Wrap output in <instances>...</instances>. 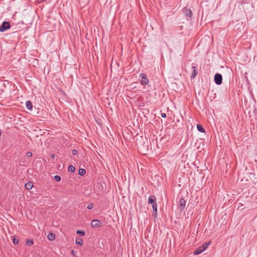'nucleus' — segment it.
I'll use <instances>...</instances> for the list:
<instances>
[{"label": "nucleus", "mask_w": 257, "mask_h": 257, "mask_svg": "<svg viewBox=\"0 0 257 257\" xmlns=\"http://www.w3.org/2000/svg\"><path fill=\"white\" fill-rule=\"evenodd\" d=\"M141 139L143 142L141 141H137L136 144L138 146V147L140 148V149L144 150L145 149H148V145L144 141V138L143 137H141Z\"/></svg>", "instance_id": "1"}, {"label": "nucleus", "mask_w": 257, "mask_h": 257, "mask_svg": "<svg viewBox=\"0 0 257 257\" xmlns=\"http://www.w3.org/2000/svg\"><path fill=\"white\" fill-rule=\"evenodd\" d=\"M140 77L141 78V83L142 85H145L149 83V81L146 74L142 73L140 74Z\"/></svg>", "instance_id": "2"}, {"label": "nucleus", "mask_w": 257, "mask_h": 257, "mask_svg": "<svg viewBox=\"0 0 257 257\" xmlns=\"http://www.w3.org/2000/svg\"><path fill=\"white\" fill-rule=\"evenodd\" d=\"M11 28L10 24L9 22L5 21L2 25L0 26V32H4L7 30Z\"/></svg>", "instance_id": "3"}, {"label": "nucleus", "mask_w": 257, "mask_h": 257, "mask_svg": "<svg viewBox=\"0 0 257 257\" xmlns=\"http://www.w3.org/2000/svg\"><path fill=\"white\" fill-rule=\"evenodd\" d=\"M214 82L217 85H220L222 83V76L220 74H215Z\"/></svg>", "instance_id": "4"}, {"label": "nucleus", "mask_w": 257, "mask_h": 257, "mask_svg": "<svg viewBox=\"0 0 257 257\" xmlns=\"http://www.w3.org/2000/svg\"><path fill=\"white\" fill-rule=\"evenodd\" d=\"M183 12L184 15L188 18H191L192 16V13L191 10L187 7H185L183 9Z\"/></svg>", "instance_id": "5"}, {"label": "nucleus", "mask_w": 257, "mask_h": 257, "mask_svg": "<svg viewBox=\"0 0 257 257\" xmlns=\"http://www.w3.org/2000/svg\"><path fill=\"white\" fill-rule=\"evenodd\" d=\"M101 225V222L97 219L93 220L91 222V226L93 228H98L100 227Z\"/></svg>", "instance_id": "6"}, {"label": "nucleus", "mask_w": 257, "mask_h": 257, "mask_svg": "<svg viewBox=\"0 0 257 257\" xmlns=\"http://www.w3.org/2000/svg\"><path fill=\"white\" fill-rule=\"evenodd\" d=\"M148 203L152 205L157 204L156 198L155 196L152 195L148 199Z\"/></svg>", "instance_id": "7"}, {"label": "nucleus", "mask_w": 257, "mask_h": 257, "mask_svg": "<svg viewBox=\"0 0 257 257\" xmlns=\"http://www.w3.org/2000/svg\"><path fill=\"white\" fill-rule=\"evenodd\" d=\"M186 205V201L184 198L180 199L179 201V207L180 210H182L184 209Z\"/></svg>", "instance_id": "8"}, {"label": "nucleus", "mask_w": 257, "mask_h": 257, "mask_svg": "<svg viewBox=\"0 0 257 257\" xmlns=\"http://www.w3.org/2000/svg\"><path fill=\"white\" fill-rule=\"evenodd\" d=\"M192 69H193V72L192 73V74H191L190 77L191 79H194L197 75L198 72H197V68H196V66H192Z\"/></svg>", "instance_id": "9"}, {"label": "nucleus", "mask_w": 257, "mask_h": 257, "mask_svg": "<svg viewBox=\"0 0 257 257\" xmlns=\"http://www.w3.org/2000/svg\"><path fill=\"white\" fill-rule=\"evenodd\" d=\"M204 251V247L201 246L198 247L194 252V255H198Z\"/></svg>", "instance_id": "10"}, {"label": "nucleus", "mask_w": 257, "mask_h": 257, "mask_svg": "<svg viewBox=\"0 0 257 257\" xmlns=\"http://www.w3.org/2000/svg\"><path fill=\"white\" fill-rule=\"evenodd\" d=\"M153 216L154 217H157V204L152 205Z\"/></svg>", "instance_id": "11"}, {"label": "nucleus", "mask_w": 257, "mask_h": 257, "mask_svg": "<svg viewBox=\"0 0 257 257\" xmlns=\"http://www.w3.org/2000/svg\"><path fill=\"white\" fill-rule=\"evenodd\" d=\"M26 107L28 109L31 110L33 108V104L31 101H27L26 103Z\"/></svg>", "instance_id": "12"}, {"label": "nucleus", "mask_w": 257, "mask_h": 257, "mask_svg": "<svg viewBox=\"0 0 257 257\" xmlns=\"http://www.w3.org/2000/svg\"><path fill=\"white\" fill-rule=\"evenodd\" d=\"M48 238L49 239V240H50L51 241L54 240L55 238V234L51 233V232L49 233L48 234Z\"/></svg>", "instance_id": "13"}, {"label": "nucleus", "mask_w": 257, "mask_h": 257, "mask_svg": "<svg viewBox=\"0 0 257 257\" xmlns=\"http://www.w3.org/2000/svg\"><path fill=\"white\" fill-rule=\"evenodd\" d=\"M75 243L78 245H81L83 244V240L79 237H77L75 239Z\"/></svg>", "instance_id": "14"}, {"label": "nucleus", "mask_w": 257, "mask_h": 257, "mask_svg": "<svg viewBox=\"0 0 257 257\" xmlns=\"http://www.w3.org/2000/svg\"><path fill=\"white\" fill-rule=\"evenodd\" d=\"M197 128L199 132L201 133H204L205 132V129L202 127V125L200 123L197 124Z\"/></svg>", "instance_id": "15"}, {"label": "nucleus", "mask_w": 257, "mask_h": 257, "mask_svg": "<svg viewBox=\"0 0 257 257\" xmlns=\"http://www.w3.org/2000/svg\"><path fill=\"white\" fill-rule=\"evenodd\" d=\"M32 187L33 184H32L31 182H27V183L25 184V188L27 190H30L32 189Z\"/></svg>", "instance_id": "16"}, {"label": "nucleus", "mask_w": 257, "mask_h": 257, "mask_svg": "<svg viewBox=\"0 0 257 257\" xmlns=\"http://www.w3.org/2000/svg\"><path fill=\"white\" fill-rule=\"evenodd\" d=\"M86 173V171L83 168H80L78 170V174L80 176H83Z\"/></svg>", "instance_id": "17"}, {"label": "nucleus", "mask_w": 257, "mask_h": 257, "mask_svg": "<svg viewBox=\"0 0 257 257\" xmlns=\"http://www.w3.org/2000/svg\"><path fill=\"white\" fill-rule=\"evenodd\" d=\"M13 242L14 244H18L19 242V238L17 236H13Z\"/></svg>", "instance_id": "18"}, {"label": "nucleus", "mask_w": 257, "mask_h": 257, "mask_svg": "<svg viewBox=\"0 0 257 257\" xmlns=\"http://www.w3.org/2000/svg\"><path fill=\"white\" fill-rule=\"evenodd\" d=\"M68 170L69 172L73 173L75 171V168L73 166L70 165Z\"/></svg>", "instance_id": "19"}, {"label": "nucleus", "mask_w": 257, "mask_h": 257, "mask_svg": "<svg viewBox=\"0 0 257 257\" xmlns=\"http://www.w3.org/2000/svg\"><path fill=\"white\" fill-rule=\"evenodd\" d=\"M26 244L29 246L32 245L34 243V241L32 239H27L26 242Z\"/></svg>", "instance_id": "20"}, {"label": "nucleus", "mask_w": 257, "mask_h": 257, "mask_svg": "<svg viewBox=\"0 0 257 257\" xmlns=\"http://www.w3.org/2000/svg\"><path fill=\"white\" fill-rule=\"evenodd\" d=\"M210 243H211V241L205 242V243H203L201 246L204 247V250H205L208 247V246L210 244Z\"/></svg>", "instance_id": "21"}, {"label": "nucleus", "mask_w": 257, "mask_h": 257, "mask_svg": "<svg viewBox=\"0 0 257 257\" xmlns=\"http://www.w3.org/2000/svg\"><path fill=\"white\" fill-rule=\"evenodd\" d=\"M76 233L80 236H83L85 235V232L83 230H77Z\"/></svg>", "instance_id": "22"}, {"label": "nucleus", "mask_w": 257, "mask_h": 257, "mask_svg": "<svg viewBox=\"0 0 257 257\" xmlns=\"http://www.w3.org/2000/svg\"><path fill=\"white\" fill-rule=\"evenodd\" d=\"M54 180L56 182H59L61 180V177L59 175H55L54 176Z\"/></svg>", "instance_id": "23"}, {"label": "nucleus", "mask_w": 257, "mask_h": 257, "mask_svg": "<svg viewBox=\"0 0 257 257\" xmlns=\"http://www.w3.org/2000/svg\"><path fill=\"white\" fill-rule=\"evenodd\" d=\"M93 207V204L92 203H89L87 206V208L88 209H91Z\"/></svg>", "instance_id": "24"}, {"label": "nucleus", "mask_w": 257, "mask_h": 257, "mask_svg": "<svg viewBox=\"0 0 257 257\" xmlns=\"http://www.w3.org/2000/svg\"><path fill=\"white\" fill-rule=\"evenodd\" d=\"M33 154L32 152H28L26 153V156L28 157V158H29V157H32Z\"/></svg>", "instance_id": "25"}, {"label": "nucleus", "mask_w": 257, "mask_h": 257, "mask_svg": "<svg viewBox=\"0 0 257 257\" xmlns=\"http://www.w3.org/2000/svg\"><path fill=\"white\" fill-rule=\"evenodd\" d=\"M77 154V151L76 150H73L72 151V154H73V155H76Z\"/></svg>", "instance_id": "26"}, {"label": "nucleus", "mask_w": 257, "mask_h": 257, "mask_svg": "<svg viewBox=\"0 0 257 257\" xmlns=\"http://www.w3.org/2000/svg\"><path fill=\"white\" fill-rule=\"evenodd\" d=\"M161 116L163 118L166 117V114L165 113H161Z\"/></svg>", "instance_id": "27"}, {"label": "nucleus", "mask_w": 257, "mask_h": 257, "mask_svg": "<svg viewBox=\"0 0 257 257\" xmlns=\"http://www.w3.org/2000/svg\"><path fill=\"white\" fill-rule=\"evenodd\" d=\"M75 253V251H74V250H72L71 251V253H72V254L75 255V254H74Z\"/></svg>", "instance_id": "28"}, {"label": "nucleus", "mask_w": 257, "mask_h": 257, "mask_svg": "<svg viewBox=\"0 0 257 257\" xmlns=\"http://www.w3.org/2000/svg\"><path fill=\"white\" fill-rule=\"evenodd\" d=\"M51 157H52V158H54V155L53 154H52V155H51Z\"/></svg>", "instance_id": "29"}]
</instances>
